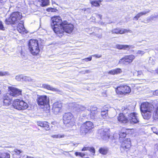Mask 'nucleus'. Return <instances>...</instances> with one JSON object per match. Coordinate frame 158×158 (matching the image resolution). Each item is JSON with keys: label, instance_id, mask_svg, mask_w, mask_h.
I'll return each mask as SVG.
<instances>
[{"label": "nucleus", "instance_id": "obj_1", "mask_svg": "<svg viewBox=\"0 0 158 158\" xmlns=\"http://www.w3.org/2000/svg\"><path fill=\"white\" fill-rule=\"evenodd\" d=\"M52 22L51 23V26L52 29L55 33L57 34L58 33H60V30L62 26L63 22L60 17L55 16L52 18Z\"/></svg>", "mask_w": 158, "mask_h": 158}, {"label": "nucleus", "instance_id": "obj_2", "mask_svg": "<svg viewBox=\"0 0 158 158\" xmlns=\"http://www.w3.org/2000/svg\"><path fill=\"white\" fill-rule=\"evenodd\" d=\"M28 48L31 53L34 56L37 55L40 52L38 41L36 40L31 39L28 42Z\"/></svg>", "mask_w": 158, "mask_h": 158}, {"label": "nucleus", "instance_id": "obj_3", "mask_svg": "<svg viewBox=\"0 0 158 158\" xmlns=\"http://www.w3.org/2000/svg\"><path fill=\"white\" fill-rule=\"evenodd\" d=\"M22 18V13L19 12L13 13L8 19H6L5 23L7 24H14L18 23Z\"/></svg>", "mask_w": 158, "mask_h": 158}, {"label": "nucleus", "instance_id": "obj_4", "mask_svg": "<svg viewBox=\"0 0 158 158\" xmlns=\"http://www.w3.org/2000/svg\"><path fill=\"white\" fill-rule=\"evenodd\" d=\"M61 28L60 30V33H58V36H61L64 32L70 34L72 32L74 29L73 25L71 23L68 24L66 21L63 22Z\"/></svg>", "mask_w": 158, "mask_h": 158}, {"label": "nucleus", "instance_id": "obj_5", "mask_svg": "<svg viewBox=\"0 0 158 158\" xmlns=\"http://www.w3.org/2000/svg\"><path fill=\"white\" fill-rule=\"evenodd\" d=\"M63 121L64 124L69 127H71L74 125L73 115L70 112L65 113L63 116Z\"/></svg>", "mask_w": 158, "mask_h": 158}, {"label": "nucleus", "instance_id": "obj_6", "mask_svg": "<svg viewBox=\"0 0 158 158\" xmlns=\"http://www.w3.org/2000/svg\"><path fill=\"white\" fill-rule=\"evenodd\" d=\"M13 106L15 108L19 110H25L28 107V105L26 102L18 99L14 101Z\"/></svg>", "mask_w": 158, "mask_h": 158}, {"label": "nucleus", "instance_id": "obj_7", "mask_svg": "<svg viewBox=\"0 0 158 158\" xmlns=\"http://www.w3.org/2000/svg\"><path fill=\"white\" fill-rule=\"evenodd\" d=\"M38 105L41 108L48 105L49 102V98L46 96L42 95L40 96L37 99Z\"/></svg>", "mask_w": 158, "mask_h": 158}, {"label": "nucleus", "instance_id": "obj_8", "mask_svg": "<svg viewBox=\"0 0 158 158\" xmlns=\"http://www.w3.org/2000/svg\"><path fill=\"white\" fill-rule=\"evenodd\" d=\"M128 112H130V110L126 108L124 109L123 111V113H120L119 116L118 118V120L121 123H126L128 122V118H127L126 115L128 114Z\"/></svg>", "mask_w": 158, "mask_h": 158}, {"label": "nucleus", "instance_id": "obj_9", "mask_svg": "<svg viewBox=\"0 0 158 158\" xmlns=\"http://www.w3.org/2000/svg\"><path fill=\"white\" fill-rule=\"evenodd\" d=\"M128 116V121H129L131 124H134L139 123V118L138 117V114L134 112L131 113L127 114Z\"/></svg>", "mask_w": 158, "mask_h": 158}, {"label": "nucleus", "instance_id": "obj_10", "mask_svg": "<svg viewBox=\"0 0 158 158\" xmlns=\"http://www.w3.org/2000/svg\"><path fill=\"white\" fill-rule=\"evenodd\" d=\"M131 91L130 87L127 85H122L118 87L116 90L117 93L124 94L129 93Z\"/></svg>", "mask_w": 158, "mask_h": 158}, {"label": "nucleus", "instance_id": "obj_11", "mask_svg": "<svg viewBox=\"0 0 158 158\" xmlns=\"http://www.w3.org/2000/svg\"><path fill=\"white\" fill-rule=\"evenodd\" d=\"M135 58V56L132 55L126 56L119 60V63L124 64H128L132 62Z\"/></svg>", "mask_w": 158, "mask_h": 158}, {"label": "nucleus", "instance_id": "obj_12", "mask_svg": "<svg viewBox=\"0 0 158 158\" xmlns=\"http://www.w3.org/2000/svg\"><path fill=\"white\" fill-rule=\"evenodd\" d=\"M154 108L153 105L148 102H143L140 106L141 111H152Z\"/></svg>", "mask_w": 158, "mask_h": 158}, {"label": "nucleus", "instance_id": "obj_13", "mask_svg": "<svg viewBox=\"0 0 158 158\" xmlns=\"http://www.w3.org/2000/svg\"><path fill=\"white\" fill-rule=\"evenodd\" d=\"M10 89L9 93L8 94L9 95L12 96H17L21 94V90L12 87H9Z\"/></svg>", "mask_w": 158, "mask_h": 158}, {"label": "nucleus", "instance_id": "obj_14", "mask_svg": "<svg viewBox=\"0 0 158 158\" xmlns=\"http://www.w3.org/2000/svg\"><path fill=\"white\" fill-rule=\"evenodd\" d=\"M131 145V142L130 139H126L122 142L121 147V150L127 151Z\"/></svg>", "mask_w": 158, "mask_h": 158}, {"label": "nucleus", "instance_id": "obj_15", "mask_svg": "<svg viewBox=\"0 0 158 158\" xmlns=\"http://www.w3.org/2000/svg\"><path fill=\"white\" fill-rule=\"evenodd\" d=\"M98 133L100 134L101 137L104 139H109V135L108 134V129L101 128L98 131Z\"/></svg>", "mask_w": 158, "mask_h": 158}, {"label": "nucleus", "instance_id": "obj_16", "mask_svg": "<svg viewBox=\"0 0 158 158\" xmlns=\"http://www.w3.org/2000/svg\"><path fill=\"white\" fill-rule=\"evenodd\" d=\"M62 107L61 103L59 102H56L53 105L52 110L55 114H57L61 110Z\"/></svg>", "mask_w": 158, "mask_h": 158}, {"label": "nucleus", "instance_id": "obj_17", "mask_svg": "<svg viewBox=\"0 0 158 158\" xmlns=\"http://www.w3.org/2000/svg\"><path fill=\"white\" fill-rule=\"evenodd\" d=\"M72 105H74L73 106V107H74L73 109V110L78 113H80L85 109V108L84 106L80 105L74 103H72Z\"/></svg>", "mask_w": 158, "mask_h": 158}, {"label": "nucleus", "instance_id": "obj_18", "mask_svg": "<svg viewBox=\"0 0 158 158\" xmlns=\"http://www.w3.org/2000/svg\"><path fill=\"white\" fill-rule=\"evenodd\" d=\"M38 125L44 128L46 131H48L50 129L49 123L45 121H39L37 122Z\"/></svg>", "mask_w": 158, "mask_h": 158}, {"label": "nucleus", "instance_id": "obj_19", "mask_svg": "<svg viewBox=\"0 0 158 158\" xmlns=\"http://www.w3.org/2000/svg\"><path fill=\"white\" fill-rule=\"evenodd\" d=\"M17 30L21 33H27V31L24 26L23 21H21L19 23L17 27Z\"/></svg>", "mask_w": 158, "mask_h": 158}, {"label": "nucleus", "instance_id": "obj_20", "mask_svg": "<svg viewBox=\"0 0 158 158\" xmlns=\"http://www.w3.org/2000/svg\"><path fill=\"white\" fill-rule=\"evenodd\" d=\"M9 96L8 94L4 95L3 98V105L7 106L10 104L11 99Z\"/></svg>", "mask_w": 158, "mask_h": 158}, {"label": "nucleus", "instance_id": "obj_21", "mask_svg": "<svg viewBox=\"0 0 158 158\" xmlns=\"http://www.w3.org/2000/svg\"><path fill=\"white\" fill-rule=\"evenodd\" d=\"M116 47L117 49L120 50H129L131 48H134V47L133 45L117 44L116 45Z\"/></svg>", "mask_w": 158, "mask_h": 158}, {"label": "nucleus", "instance_id": "obj_22", "mask_svg": "<svg viewBox=\"0 0 158 158\" xmlns=\"http://www.w3.org/2000/svg\"><path fill=\"white\" fill-rule=\"evenodd\" d=\"M150 12V10L148 9H147L145 10L142 12H141L138 13L135 16L133 19L137 20L141 16L143 15H145Z\"/></svg>", "mask_w": 158, "mask_h": 158}, {"label": "nucleus", "instance_id": "obj_23", "mask_svg": "<svg viewBox=\"0 0 158 158\" xmlns=\"http://www.w3.org/2000/svg\"><path fill=\"white\" fill-rule=\"evenodd\" d=\"M152 111H141L143 118L146 119H149L151 117Z\"/></svg>", "mask_w": 158, "mask_h": 158}, {"label": "nucleus", "instance_id": "obj_24", "mask_svg": "<svg viewBox=\"0 0 158 158\" xmlns=\"http://www.w3.org/2000/svg\"><path fill=\"white\" fill-rule=\"evenodd\" d=\"M122 72V69L120 68H117L109 71L108 73L109 74L114 75L121 73Z\"/></svg>", "mask_w": 158, "mask_h": 158}, {"label": "nucleus", "instance_id": "obj_25", "mask_svg": "<svg viewBox=\"0 0 158 158\" xmlns=\"http://www.w3.org/2000/svg\"><path fill=\"white\" fill-rule=\"evenodd\" d=\"M127 30L125 29H115L112 30V33L116 34H123L127 32Z\"/></svg>", "mask_w": 158, "mask_h": 158}, {"label": "nucleus", "instance_id": "obj_26", "mask_svg": "<svg viewBox=\"0 0 158 158\" xmlns=\"http://www.w3.org/2000/svg\"><path fill=\"white\" fill-rule=\"evenodd\" d=\"M42 87L45 89H47L49 90H51L53 91H57L58 89L56 88H55L51 86L50 85L44 84L42 85Z\"/></svg>", "mask_w": 158, "mask_h": 158}, {"label": "nucleus", "instance_id": "obj_27", "mask_svg": "<svg viewBox=\"0 0 158 158\" xmlns=\"http://www.w3.org/2000/svg\"><path fill=\"white\" fill-rule=\"evenodd\" d=\"M80 130V133L82 135L85 134L89 131L85 127L84 124L81 126Z\"/></svg>", "mask_w": 158, "mask_h": 158}, {"label": "nucleus", "instance_id": "obj_28", "mask_svg": "<svg viewBox=\"0 0 158 158\" xmlns=\"http://www.w3.org/2000/svg\"><path fill=\"white\" fill-rule=\"evenodd\" d=\"M108 148L106 147H102L99 148V152L101 154L103 155L106 154L108 151Z\"/></svg>", "mask_w": 158, "mask_h": 158}, {"label": "nucleus", "instance_id": "obj_29", "mask_svg": "<svg viewBox=\"0 0 158 158\" xmlns=\"http://www.w3.org/2000/svg\"><path fill=\"white\" fill-rule=\"evenodd\" d=\"M107 109H102L101 111V115L103 119H106L108 116Z\"/></svg>", "mask_w": 158, "mask_h": 158}, {"label": "nucleus", "instance_id": "obj_30", "mask_svg": "<svg viewBox=\"0 0 158 158\" xmlns=\"http://www.w3.org/2000/svg\"><path fill=\"white\" fill-rule=\"evenodd\" d=\"M83 124L89 131L93 127V123L90 121L86 122Z\"/></svg>", "mask_w": 158, "mask_h": 158}, {"label": "nucleus", "instance_id": "obj_31", "mask_svg": "<svg viewBox=\"0 0 158 158\" xmlns=\"http://www.w3.org/2000/svg\"><path fill=\"white\" fill-rule=\"evenodd\" d=\"M153 118L155 120H158V106L156 108L153 113Z\"/></svg>", "mask_w": 158, "mask_h": 158}, {"label": "nucleus", "instance_id": "obj_32", "mask_svg": "<svg viewBox=\"0 0 158 158\" xmlns=\"http://www.w3.org/2000/svg\"><path fill=\"white\" fill-rule=\"evenodd\" d=\"M10 155L7 153L0 152V158H10Z\"/></svg>", "mask_w": 158, "mask_h": 158}, {"label": "nucleus", "instance_id": "obj_33", "mask_svg": "<svg viewBox=\"0 0 158 158\" xmlns=\"http://www.w3.org/2000/svg\"><path fill=\"white\" fill-rule=\"evenodd\" d=\"M99 2H98L97 1H92L91 2L92 6H99V3L101 1H99Z\"/></svg>", "mask_w": 158, "mask_h": 158}, {"label": "nucleus", "instance_id": "obj_34", "mask_svg": "<svg viewBox=\"0 0 158 158\" xmlns=\"http://www.w3.org/2000/svg\"><path fill=\"white\" fill-rule=\"evenodd\" d=\"M33 81V79L31 77L23 75V81L31 82Z\"/></svg>", "mask_w": 158, "mask_h": 158}, {"label": "nucleus", "instance_id": "obj_35", "mask_svg": "<svg viewBox=\"0 0 158 158\" xmlns=\"http://www.w3.org/2000/svg\"><path fill=\"white\" fill-rule=\"evenodd\" d=\"M49 1H41L40 5L41 6L43 7L48 6L49 5Z\"/></svg>", "mask_w": 158, "mask_h": 158}, {"label": "nucleus", "instance_id": "obj_36", "mask_svg": "<svg viewBox=\"0 0 158 158\" xmlns=\"http://www.w3.org/2000/svg\"><path fill=\"white\" fill-rule=\"evenodd\" d=\"M23 75H18L16 76L15 79L18 81H23Z\"/></svg>", "mask_w": 158, "mask_h": 158}, {"label": "nucleus", "instance_id": "obj_37", "mask_svg": "<svg viewBox=\"0 0 158 158\" xmlns=\"http://www.w3.org/2000/svg\"><path fill=\"white\" fill-rule=\"evenodd\" d=\"M134 75L135 76L140 77L142 75V72L141 71H136L134 72Z\"/></svg>", "mask_w": 158, "mask_h": 158}, {"label": "nucleus", "instance_id": "obj_38", "mask_svg": "<svg viewBox=\"0 0 158 158\" xmlns=\"http://www.w3.org/2000/svg\"><path fill=\"white\" fill-rule=\"evenodd\" d=\"M127 135V134L125 132H123L120 133L119 136V139L120 140H121L122 139H122L123 138H124Z\"/></svg>", "mask_w": 158, "mask_h": 158}, {"label": "nucleus", "instance_id": "obj_39", "mask_svg": "<svg viewBox=\"0 0 158 158\" xmlns=\"http://www.w3.org/2000/svg\"><path fill=\"white\" fill-rule=\"evenodd\" d=\"M96 114L95 113V112L91 111L90 116V118H91V119H96Z\"/></svg>", "mask_w": 158, "mask_h": 158}, {"label": "nucleus", "instance_id": "obj_40", "mask_svg": "<svg viewBox=\"0 0 158 158\" xmlns=\"http://www.w3.org/2000/svg\"><path fill=\"white\" fill-rule=\"evenodd\" d=\"M9 75L8 72L2 71H0V76H3Z\"/></svg>", "mask_w": 158, "mask_h": 158}, {"label": "nucleus", "instance_id": "obj_41", "mask_svg": "<svg viewBox=\"0 0 158 158\" xmlns=\"http://www.w3.org/2000/svg\"><path fill=\"white\" fill-rule=\"evenodd\" d=\"M75 154L76 156H79L82 157L85 156V154L83 153L78 152H75Z\"/></svg>", "mask_w": 158, "mask_h": 158}, {"label": "nucleus", "instance_id": "obj_42", "mask_svg": "<svg viewBox=\"0 0 158 158\" xmlns=\"http://www.w3.org/2000/svg\"><path fill=\"white\" fill-rule=\"evenodd\" d=\"M14 152L15 153L16 155H19L18 156H20V154L22 153V151L20 150H18L17 149H15L14 151Z\"/></svg>", "mask_w": 158, "mask_h": 158}, {"label": "nucleus", "instance_id": "obj_43", "mask_svg": "<svg viewBox=\"0 0 158 158\" xmlns=\"http://www.w3.org/2000/svg\"><path fill=\"white\" fill-rule=\"evenodd\" d=\"M145 53V52L143 51H141L139 50L137 51L136 53L138 54H140L142 55Z\"/></svg>", "mask_w": 158, "mask_h": 158}, {"label": "nucleus", "instance_id": "obj_44", "mask_svg": "<svg viewBox=\"0 0 158 158\" xmlns=\"http://www.w3.org/2000/svg\"><path fill=\"white\" fill-rule=\"evenodd\" d=\"M0 30L4 31L5 30V27H4L2 23L0 21Z\"/></svg>", "mask_w": 158, "mask_h": 158}, {"label": "nucleus", "instance_id": "obj_45", "mask_svg": "<svg viewBox=\"0 0 158 158\" xmlns=\"http://www.w3.org/2000/svg\"><path fill=\"white\" fill-rule=\"evenodd\" d=\"M97 109V108L96 107L93 106L91 107L90 109V111L94 112Z\"/></svg>", "mask_w": 158, "mask_h": 158}, {"label": "nucleus", "instance_id": "obj_46", "mask_svg": "<svg viewBox=\"0 0 158 158\" xmlns=\"http://www.w3.org/2000/svg\"><path fill=\"white\" fill-rule=\"evenodd\" d=\"M89 148L90 149H89L88 150L90 152H92V153H93L94 155L95 153V149L93 147H89Z\"/></svg>", "mask_w": 158, "mask_h": 158}, {"label": "nucleus", "instance_id": "obj_47", "mask_svg": "<svg viewBox=\"0 0 158 158\" xmlns=\"http://www.w3.org/2000/svg\"><path fill=\"white\" fill-rule=\"evenodd\" d=\"M56 9L49 8L47 9V10L48 11L52 12H55L56 11Z\"/></svg>", "mask_w": 158, "mask_h": 158}, {"label": "nucleus", "instance_id": "obj_48", "mask_svg": "<svg viewBox=\"0 0 158 158\" xmlns=\"http://www.w3.org/2000/svg\"><path fill=\"white\" fill-rule=\"evenodd\" d=\"M65 135H64L63 134L62 135H61L60 134H58L57 135V138H64V137Z\"/></svg>", "mask_w": 158, "mask_h": 158}, {"label": "nucleus", "instance_id": "obj_49", "mask_svg": "<svg viewBox=\"0 0 158 158\" xmlns=\"http://www.w3.org/2000/svg\"><path fill=\"white\" fill-rule=\"evenodd\" d=\"M89 149H90L89 147H84L82 149L81 151H83L88 150H89Z\"/></svg>", "mask_w": 158, "mask_h": 158}, {"label": "nucleus", "instance_id": "obj_50", "mask_svg": "<svg viewBox=\"0 0 158 158\" xmlns=\"http://www.w3.org/2000/svg\"><path fill=\"white\" fill-rule=\"evenodd\" d=\"M96 17L97 18H98L99 20H101L102 19V15H98L96 14Z\"/></svg>", "mask_w": 158, "mask_h": 158}, {"label": "nucleus", "instance_id": "obj_51", "mask_svg": "<svg viewBox=\"0 0 158 158\" xmlns=\"http://www.w3.org/2000/svg\"><path fill=\"white\" fill-rule=\"evenodd\" d=\"M84 60H85L86 61H90L92 60V57L87 58H85Z\"/></svg>", "mask_w": 158, "mask_h": 158}, {"label": "nucleus", "instance_id": "obj_52", "mask_svg": "<svg viewBox=\"0 0 158 158\" xmlns=\"http://www.w3.org/2000/svg\"><path fill=\"white\" fill-rule=\"evenodd\" d=\"M153 94L155 95L158 96V90H156L155 92H153Z\"/></svg>", "mask_w": 158, "mask_h": 158}, {"label": "nucleus", "instance_id": "obj_53", "mask_svg": "<svg viewBox=\"0 0 158 158\" xmlns=\"http://www.w3.org/2000/svg\"><path fill=\"white\" fill-rule=\"evenodd\" d=\"M92 56H95L96 57L98 58H99L101 57L102 56L101 55H98V54H95L94 55H92Z\"/></svg>", "mask_w": 158, "mask_h": 158}, {"label": "nucleus", "instance_id": "obj_54", "mask_svg": "<svg viewBox=\"0 0 158 158\" xmlns=\"http://www.w3.org/2000/svg\"><path fill=\"white\" fill-rule=\"evenodd\" d=\"M152 60H153V59H152V60H151V58H150L149 61V63H150L151 64L153 65L155 64V62L153 61L152 62H151V61H152Z\"/></svg>", "mask_w": 158, "mask_h": 158}, {"label": "nucleus", "instance_id": "obj_55", "mask_svg": "<svg viewBox=\"0 0 158 158\" xmlns=\"http://www.w3.org/2000/svg\"><path fill=\"white\" fill-rule=\"evenodd\" d=\"M151 19H153L154 18H158V15H155V16H153L152 15L151 17Z\"/></svg>", "mask_w": 158, "mask_h": 158}, {"label": "nucleus", "instance_id": "obj_56", "mask_svg": "<svg viewBox=\"0 0 158 158\" xmlns=\"http://www.w3.org/2000/svg\"><path fill=\"white\" fill-rule=\"evenodd\" d=\"M53 138H57V135H53L51 136Z\"/></svg>", "mask_w": 158, "mask_h": 158}, {"label": "nucleus", "instance_id": "obj_57", "mask_svg": "<svg viewBox=\"0 0 158 158\" xmlns=\"http://www.w3.org/2000/svg\"><path fill=\"white\" fill-rule=\"evenodd\" d=\"M97 36L98 37V38H101L102 37V35L101 34V35H97Z\"/></svg>", "mask_w": 158, "mask_h": 158}, {"label": "nucleus", "instance_id": "obj_58", "mask_svg": "<svg viewBox=\"0 0 158 158\" xmlns=\"http://www.w3.org/2000/svg\"><path fill=\"white\" fill-rule=\"evenodd\" d=\"M21 55L22 56H24L25 53H24L23 52H22V51H21Z\"/></svg>", "mask_w": 158, "mask_h": 158}, {"label": "nucleus", "instance_id": "obj_59", "mask_svg": "<svg viewBox=\"0 0 158 158\" xmlns=\"http://www.w3.org/2000/svg\"><path fill=\"white\" fill-rule=\"evenodd\" d=\"M85 73H89L90 72V71L89 70H85Z\"/></svg>", "mask_w": 158, "mask_h": 158}, {"label": "nucleus", "instance_id": "obj_60", "mask_svg": "<svg viewBox=\"0 0 158 158\" xmlns=\"http://www.w3.org/2000/svg\"><path fill=\"white\" fill-rule=\"evenodd\" d=\"M93 28L94 29H95V30H98V28L97 27H94Z\"/></svg>", "mask_w": 158, "mask_h": 158}, {"label": "nucleus", "instance_id": "obj_61", "mask_svg": "<svg viewBox=\"0 0 158 158\" xmlns=\"http://www.w3.org/2000/svg\"><path fill=\"white\" fill-rule=\"evenodd\" d=\"M156 72L157 74H158V69H156Z\"/></svg>", "mask_w": 158, "mask_h": 158}, {"label": "nucleus", "instance_id": "obj_62", "mask_svg": "<svg viewBox=\"0 0 158 158\" xmlns=\"http://www.w3.org/2000/svg\"><path fill=\"white\" fill-rule=\"evenodd\" d=\"M154 132L156 133L157 135H158V131H156V132L154 131Z\"/></svg>", "mask_w": 158, "mask_h": 158}, {"label": "nucleus", "instance_id": "obj_63", "mask_svg": "<svg viewBox=\"0 0 158 158\" xmlns=\"http://www.w3.org/2000/svg\"><path fill=\"white\" fill-rule=\"evenodd\" d=\"M21 157V156H19L17 158H20Z\"/></svg>", "mask_w": 158, "mask_h": 158}, {"label": "nucleus", "instance_id": "obj_64", "mask_svg": "<svg viewBox=\"0 0 158 158\" xmlns=\"http://www.w3.org/2000/svg\"><path fill=\"white\" fill-rule=\"evenodd\" d=\"M54 2V1L52 2V3H53V2Z\"/></svg>", "mask_w": 158, "mask_h": 158}]
</instances>
